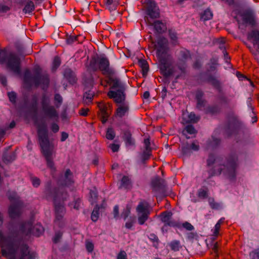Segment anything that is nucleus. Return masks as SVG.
<instances>
[{
    "label": "nucleus",
    "mask_w": 259,
    "mask_h": 259,
    "mask_svg": "<svg viewBox=\"0 0 259 259\" xmlns=\"http://www.w3.org/2000/svg\"><path fill=\"white\" fill-rule=\"evenodd\" d=\"M183 226L186 228L187 230L191 231L193 230V226L189 223L186 222L183 224Z\"/></svg>",
    "instance_id": "obj_40"
},
{
    "label": "nucleus",
    "mask_w": 259,
    "mask_h": 259,
    "mask_svg": "<svg viewBox=\"0 0 259 259\" xmlns=\"http://www.w3.org/2000/svg\"><path fill=\"white\" fill-rule=\"evenodd\" d=\"M125 141L126 144L128 145H132L134 143L133 140L130 135H128L125 137Z\"/></svg>",
    "instance_id": "obj_41"
},
{
    "label": "nucleus",
    "mask_w": 259,
    "mask_h": 259,
    "mask_svg": "<svg viewBox=\"0 0 259 259\" xmlns=\"http://www.w3.org/2000/svg\"><path fill=\"white\" fill-rule=\"evenodd\" d=\"M191 148L194 150H197L198 149V146L195 143H192L191 145Z\"/></svg>",
    "instance_id": "obj_55"
},
{
    "label": "nucleus",
    "mask_w": 259,
    "mask_h": 259,
    "mask_svg": "<svg viewBox=\"0 0 259 259\" xmlns=\"http://www.w3.org/2000/svg\"><path fill=\"white\" fill-rule=\"evenodd\" d=\"M0 245L3 255L8 259H35L36 257L35 253L30 252L26 245L16 248L14 245L8 244L7 239L1 231Z\"/></svg>",
    "instance_id": "obj_1"
},
{
    "label": "nucleus",
    "mask_w": 259,
    "mask_h": 259,
    "mask_svg": "<svg viewBox=\"0 0 259 259\" xmlns=\"http://www.w3.org/2000/svg\"><path fill=\"white\" fill-rule=\"evenodd\" d=\"M186 116H188V119H187L185 121L186 123H188V122L195 123V122H197L199 120V117L196 116L195 114L192 112L190 113L188 115L185 114H184L183 115V118L185 119Z\"/></svg>",
    "instance_id": "obj_19"
},
{
    "label": "nucleus",
    "mask_w": 259,
    "mask_h": 259,
    "mask_svg": "<svg viewBox=\"0 0 259 259\" xmlns=\"http://www.w3.org/2000/svg\"><path fill=\"white\" fill-rule=\"evenodd\" d=\"M147 7L148 15L150 18H156L159 16V11L156 3L152 0H147Z\"/></svg>",
    "instance_id": "obj_11"
},
{
    "label": "nucleus",
    "mask_w": 259,
    "mask_h": 259,
    "mask_svg": "<svg viewBox=\"0 0 259 259\" xmlns=\"http://www.w3.org/2000/svg\"><path fill=\"white\" fill-rule=\"evenodd\" d=\"M68 137V135L65 132H62L61 134V141H65Z\"/></svg>",
    "instance_id": "obj_49"
},
{
    "label": "nucleus",
    "mask_w": 259,
    "mask_h": 259,
    "mask_svg": "<svg viewBox=\"0 0 259 259\" xmlns=\"http://www.w3.org/2000/svg\"><path fill=\"white\" fill-rule=\"evenodd\" d=\"M90 196L91 198L90 201L92 203H93L94 199H95L97 197V193L96 191H91L90 192Z\"/></svg>",
    "instance_id": "obj_38"
},
{
    "label": "nucleus",
    "mask_w": 259,
    "mask_h": 259,
    "mask_svg": "<svg viewBox=\"0 0 259 259\" xmlns=\"http://www.w3.org/2000/svg\"><path fill=\"white\" fill-rule=\"evenodd\" d=\"M117 259H127L126 252L124 251H120L117 255Z\"/></svg>",
    "instance_id": "obj_37"
},
{
    "label": "nucleus",
    "mask_w": 259,
    "mask_h": 259,
    "mask_svg": "<svg viewBox=\"0 0 259 259\" xmlns=\"http://www.w3.org/2000/svg\"><path fill=\"white\" fill-rule=\"evenodd\" d=\"M9 10V8L6 6H0V11L2 12H6Z\"/></svg>",
    "instance_id": "obj_47"
},
{
    "label": "nucleus",
    "mask_w": 259,
    "mask_h": 259,
    "mask_svg": "<svg viewBox=\"0 0 259 259\" xmlns=\"http://www.w3.org/2000/svg\"><path fill=\"white\" fill-rule=\"evenodd\" d=\"M198 195L199 197L205 198L207 196V191L203 189H200Z\"/></svg>",
    "instance_id": "obj_32"
},
{
    "label": "nucleus",
    "mask_w": 259,
    "mask_h": 259,
    "mask_svg": "<svg viewBox=\"0 0 259 259\" xmlns=\"http://www.w3.org/2000/svg\"><path fill=\"white\" fill-rule=\"evenodd\" d=\"M172 213L170 212H164L161 214V221L165 223V225L175 227L177 226V223L171 220Z\"/></svg>",
    "instance_id": "obj_14"
},
{
    "label": "nucleus",
    "mask_w": 259,
    "mask_h": 259,
    "mask_svg": "<svg viewBox=\"0 0 259 259\" xmlns=\"http://www.w3.org/2000/svg\"><path fill=\"white\" fill-rule=\"evenodd\" d=\"M113 213H114V215L115 218L117 217L118 215L119 212H118V207L117 205H116L114 206V209H113Z\"/></svg>",
    "instance_id": "obj_50"
},
{
    "label": "nucleus",
    "mask_w": 259,
    "mask_h": 259,
    "mask_svg": "<svg viewBox=\"0 0 259 259\" xmlns=\"http://www.w3.org/2000/svg\"><path fill=\"white\" fill-rule=\"evenodd\" d=\"M144 143L145 148V151L143 152V158L144 160H146L148 159L151 155L150 140L148 138L145 139L144 140Z\"/></svg>",
    "instance_id": "obj_16"
},
{
    "label": "nucleus",
    "mask_w": 259,
    "mask_h": 259,
    "mask_svg": "<svg viewBox=\"0 0 259 259\" xmlns=\"http://www.w3.org/2000/svg\"><path fill=\"white\" fill-rule=\"evenodd\" d=\"M51 128L54 133H57L59 130V127L58 124L54 123L52 124Z\"/></svg>",
    "instance_id": "obj_45"
},
{
    "label": "nucleus",
    "mask_w": 259,
    "mask_h": 259,
    "mask_svg": "<svg viewBox=\"0 0 259 259\" xmlns=\"http://www.w3.org/2000/svg\"><path fill=\"white\" fill-rule=\"evenodd\" d=\"M224 219L221 218L219 220V221L217 222V223L215 225H219V227H221V224L224 222Z\"/></svg>",
    "instance_id": "obj_57"
},
{
    "label": "nucleus",
    "mask_w": 259,
    "mask_h": 259,
    "mask_svg": "<svg viewBox=\"0 0 259 259\" xmlns=\"http://www.w3.org/2000/svg\"><path fill=\"white\" fill-rule=\"evenodd\" d=\"M0 81L1 82V83L5 85L6 83V77L4 76L1 75L0 76Z\"/></svg>",
    "instance_id": "obj_52"
},
{
    "label": "nucleus",
    "mask_w": 259,
    "mask_h": 259,
    "mask_svg": "<svg viewBox=\"0 0 259 259\" xmlns=\"http://www.w3.org/2000/svg\"><path fill=\"white\" fill-rule=\"evenodd\" d=\"M2 223H3V219H2V214L0 212V225H1L2 224Z\"/></svg>",
    "instance_id": "obj_64"
},
{
    "label": "nucleus",
    "mask_w": 259,
    "mask_h": 259,
    "mask_svg": "<svg viewBox=\"0 0 259 259\" xmlns=\"http://www.w3.org/2000/svg\"><path fill=\"white\" fill-rule=\"evenodd\" d=\"M135 222V218L131 217L130 219L126 222L125 226L126 228L131 229Z\"/></svg>",
    "instance_id": "obj_29"
},
{
    "label": "nucleus",
    "mask_w": 259,
    "mask_h": 259,
    "mask_svg": "<svg viewBox=\"0 0 259 259\" xmlns=\"http://www.w3.org/2000/svg\"><path fill=\"white\" fill-rule=\"evenodd\" d=\"M98 107L100 110L101 115L103 117V122H105L109 116L111 105L110 104H105L104 103H100L98 104Z\"/></svg>",
    "instance_id": "obj_13"
},
{
    "label": "nucleus",
    "mask_w": 259,
    "mask_h": 259,
    "mask_svg": "<svg viewBox=\"0 0 259 259\" xmlns=\"http://www.w3.org/2000/svg\"><path fill=\"white\" fill-rule=\"evenodd\" d=\"M105 3L107 5H110L113 3V0H105Z\"/></svg>",
    "instance_id": "obj_59"
},
{
    "label": "nucleus",
    "mask_w": 259,
    "mask_h": 259,
    "mask_svg": "<svg viewBox=\"0 0 259 259\" xmlns=\"http://www.w3.org/2000/svg\"><path fill=\"white\" fill-rule=\"evenodd\" d=\"M61 61L59 57H55L53 62V69L55 70L57 69L58 67H59L60 65Z\"/></svg>",
    "instance_id": "obj_31"
},
{
    "label": "nucleus",
    "mask_w": 259,
    "mask_h": 259,
    "mask_svg": "<svg viewBox=\"0 0 259 259\" xmlns=\"http://www.w3.org/2000/svg\"><path fill=\"white\" fill-rule=\"evenodd\" d=\"M97 63L99 69L104 74L110 75L112 73V70L109 68V60L105 57H101L99 58Z\"/></svg>",
    "instance_id": "obj_12"
},
{
    "label": "nucleus",
    "mask_w": 259,
    "mask_h": 259,
    "mask_svg": "<svg viewBox=\"0 0 259 259\" xmlns=\"http://www.w3.org/2000/svg\"><path fill=\"white\" fill-rule=\"evenodd\" d=\"M55 100L60 103L62 101V98L59 95H56L55 97Z\"/></svg>",
    "instance_id": "obj_56"
},
{
    "label": "nucleus",
    "mask_w": 259,
    "mask_h": 259,
    "mask_svg": "<svg viewBox=\"0 0 259 259\" xmlns=\"http://www.w3.org/2000/svg\"><path fill=\"white\" fill-rule=\"evenodd\" d=\"M124 84L118 80H114L112 84L111 90L108 93V97L113 99L114 102L119 104L116 111V116L122 117L128 114L129 106L125 102V95Z\"/></svg>",
    "instance_id": "obj_2"
},
{
    "label": "nucleus",
    "mask_w": 259,
    "mask_h": 259,
    "mask_svg": "<svg viewBox=\"0 0 259 259\" xmlns=\"http://www.w3.org/2000/svg\"><path fill=\"white\" fill-rule=\"evenodd\" d=\"M62 181V184L65 186L69 185L73 182L72 175L69 169L66 170Z\"/></svg>",
    "instance_id": "obj_17"
},
{
    "label": "nucleus",
    "mask_w": 259,
    "mask_h": 259,
    "mask_svg": "<svg viewBox=\"0 0 259 259\" xmlns=\"http://www.w3.org/2000/svg\"><path fill=\"white\" fill-rule=\"evenodd\" d=\"M219 169H220L221 170H219V171H215L214 174L217 175V174H221V171H222V170H223V168H222V167H219Z\"/></svg>",
    "instance_id": "obj_63"
},
{
    "label": "nucleus",
    "mask_w": 259,
    "mask_h": 259,
    "mask_svg": "<svg viewBox=\"0 0 259 259\" xmlns=\"http://www.w3.org/2000/svg\"><path fill=\"white\" fill-rule=\"evenodd\" d=\"M258 34H258V32L252 31L251 34H250V35H251V36H258Z\"/></svg>",
    "instance_id": "obj_58"
},
{
    "label": "nucleus",
    "mask_w": 259,
    "mask_h": 259,
    "mask_svg": "<svg viewBox=\"0 0 259 259\" xmlns=\"http://www.w3.org/2000/svg\"><path fill=\"white\" fill-rule=\"evenodd\" d=\"M252 259H259V248L250 253Z\"/></svg>",
    "instance_id": "obj_34"
},
{
    "label": "nucleus",
    "mask_w": 259,
    "mask_h": 259,
    "mask_svg": "<svg viewBox=\"0 0 259 259\" xmlns=\"http://www.w3.org/2000/svg\"><path fill=\"white\" fill-rule=\"evenodd\" d=\"M20 58L14 54H11L8 61L9 68L16 74H19L20 71Z\"/></svg>",
    "instance_id": "obj_9"
},
{
    "label": "nucleus",
    "mask_w": 259,
    "mask_h": 259,
    "mask_svg": "<svg viewBox=\"0 0 259 259\" xmlns=\"http://www.w3.org/2000/svg\"><path fill=\"white\" fill-rule=\"evenodd\" d=\"M215 159L213 156H210L207 160V164L208 165H211L212 164L214 161Z\"/></svg>",
    "instance_id": "obj_46"
},
{
    "label": "nucleus",
    "mask_w": 259,
    "mask_h": 259,
    "mask_svg": "<svg viewBox=\"0 0 259 259\" xmlns=\"http://www.w3.org/2000/svg\"><path fill=\"white\" fill-rule=\"evenodd\" d=\"M35 83L37 85L41 84V83L44 85L43 88L45 85H47L49 82V79L48 76H41L38 78L35 79Z\"/></svg>",
    "instance_id": "obj_20"
},
{
    "label": "nucleus",
    "mask_w": 259,
    "mask_h": 259,
    "mask_svg": "<svg viewBox=\"0 0 259 259\" xmlns=\"http://www.w3.org/2000/svg\"><path fill=\"white\" fill-rule=\"evenodd\" d=\"M35 9L34 4L32 1H28L25 5L23 11L25 14L32 13Z\"/></svg>",
    "instance_id": "obj_18"
},
{
    "label": "nucleus",
    "mask_w": 259,
    "mask_h": 259,
    "mask_svg": "<svg viewBox=\"0 0 259 259\" xmlns=\"http://www.w3.org/2000/svg\"><path fill=\"white\" fill-rule=\"evenodd\" d=\"M85 246L87 250L90 252H91L94 249L93 244L91 242H87Z\"/></svg>",
    "instance_id": "obj_36"
},
{
    "label": "nucleus",
    "mask_w": 259,
    "mask_h": 259,
    "mask_svg": "<svg viewBox=\"0 0 259 259\" xmlns=\"http://www.w3.org/2000/svg\"><path fill=\"white\" fill-rule=\"evenodd\" d=\"M88 111V109H82L80 110L79 114L81 115L85 116L87 115Z\"/></svg>",
    "instance_id": "obj_48"
},
{
    "label": "nucleus",
    "mask_w": 259,
    "mask_h": 259,
    "mask_svg": "<svg viewBox=\"0 0 259 259\" xmlns=\"http://www.w3.org/2000/svg\"><path fill=\"white\" fill-rule=\"evenodd\" d=\"M130 179L126 176H124L121 180L120 187L127 189L130 187Z\"/></svg>",
    "instance_id": "obj_24"
},
{
    "label": "nucleus",
    "mask_w": 259,
    "mask_h": 259,
    "mask_svg": "<svg viewBox=\"0 0 259 259\" xmlns=\"http://www.w3.org/2000/svg\"><path fill=\"white\" fill-rule=\"evenodd\" d=\"M109 147L113 152H115L119 150V145L116 144H112L109 145Z\"/></svg>",
    "instance_id": "obj_39"
},
{
    "label": "nucleus",
    "mask_w": 259,
    "mask_h": 259,
    "mask_svg": "<svg viewBox=\"0 0 259 259\" xmlns=\"http://www.w3.org/2000/svg\"><path fill=\"white\" fill-rule=\"evenodd\" d=\"M42 110L45 115L50 118H54L58 116V113L54 107L49 105V100L44 98L42 102Z\"/></svg>",
    "instance_id": "obj_10"
},
{
    "label": "nucleus",
    "mask_w": 259,
    "mask_h": 259,
    "mask_svg": "<svg viewBox=\"0 0 259 259\" xmlns=\"http://www.w3.org/2000/svg\"><path fill=\"white\" fill-rule=\"evenodd\" d=\"M130 213L131 207L127 205L122 212L121 215L124 218V219L125 220L130 215Z\"/></svg>",
    "instance_id": "obj_30"
},
{
    "label": "nucleus",
    "mask_w": 259,
    "mask_h": 259,
    "mask_svg": "<svg viewBox=\"0 0 259 259\" xmlns=\"http://www.w3.org/2000/svg\"><path fill=\"white\" fill-rule=\"evenodd\" d=\"M37 130L40 145L43 154L46 159L47 165L51 170H55V167L53 161L54 154V148L49 143L47 126L45 124L38 125Z\"/></svg>",
    "instance_id": "obj_3"
},
{
    "label": "nucleus",
    "mask_w": 259,
    "mask_h": 259,
    "mask_svg": "<svg viewBox=\"0 0 259 259\" xmlns=\"http://www.w3.org/2000/svg\"><path fill=\"white\" fill-rule=\"evenodd\" d=\"M147 21L149 24L154 26L155 30L158 33H161L166 29L165 25L159 21H155L153 24L149 19H147Z\"/></svg>",
    "instance_id": "obj_15"
},
{
    "label": "nucleus",
    "mask_w": 259,
    "mask_h": 259,
    "mask_svg": "<svg viewBox=\"0 0 259 259\" xmlns=\"http://www.w3.org/2000/svg\"><path fill=\"white\" fill-rule=\"evenodd\" d=\"M22 229L23 232H26L27 234L32 233L36 236L40 235L44 231V228L39 224H36L32 229L31 223H27L23 224Z\"/></svg>",
    "instance_id": "obj_7"
},
{
    "label": "nucleus",
    "mask_w": 259,
    "mask_h": 259,
    "mask_svg": "<svg viewBox=\"0 0 259 259\" xmlns=\"http://www.w3.org/2000/svg\"><path fill=\"white\" fill-rule=\"evenodd\" d=\"M6 51L0 50V63H3L6 61Z\"/></svg>",
    "instance_id": "obj_33"
},
{
    "label": "nucleus",
    "mask_w": 259,
    "mask_h": 259,
    "mask_svg": "<svg viewBox=\"0 0 259 259\" xmlns=\"http://www.w3.org/2000/svg\"><path fill=\"white\" fill-rule=\"evenodd\" d=\"M139 65L142 68L143 74L145 75L148 71V65L147 62L144 60H141L139 61Z\"/></svg>",
    "instance_id": "obj_23"
},
{
    "label": "nucleus",
    "mask_w": 259,
    "mask_h": 259,
    "mask_svg": "<svg viewBox=\"0 0 259 259\" xmlns=\"http://www.w3.org/2000/svg\"><path fill=\"white\" fill-rule=\"evenodd\" d=\"M65 197H64V194H61L58 192L55 196L54 198L55 210H56V222L59 221L63 217L65 213V208L62 205H58L57 202L58 200H60L61 198L63 200Z\"/></svg>",
    "instance_id": "obj_8"
},
{
    "label": "nucleus",
    "mask_w": 259,
    "mask_h": 259,
    "mask_svg": "<svg viewBox=\"0 0 259 259\" xmlns=\"http://www.w3.org/2000/svg\"><path fill=\"white\" fill-rule=\"evenodd\" d=\"M196 133V130L192 125H188L183 131V134L187 138H189L187 136V134L193 135Z\"/></svg>",
    "instance_id": "obj_22"
},
{
    "label": "nucleus",
    "mask_w": 259,
    "mask_h": 259,
    "mask_svg": "<svg viewBox=\"0 0 259 259\" xmlns=\"http://www.w3.org/2000/svg\"><path fill=\"white\" fill-rule=\"evenodd\" d=\"M213 250H214V251L217 253V251H218V244L217 243H215L213 247Z\"/></svg>",
    "instance_id": "obj_60"
},
{
    "label": "nucleus",
    "mask_w": 259,
    "mask_h": 259,
    "mask_svg": "<svg viewBox=\"0 0 259 259\" xmlns=\"http://www.w3.org/2000/svg\"><path fill=\"white\" fill-rule=\"evenodd\" d=\"M170 246L171 249L177 251L179 249L180 247V243L179 241L174 240L170 243Z\"/></svg>",
    "instance_id": "obj_28"
},
{
    "label": "nucleus",
    "mask_w": 259,
    "mask_h": 259,
    "mask_svg": "<svg viewBox=\"0 0 259 259\" xmlns=\"http://www.w3.org/2000/svg\"><path fill=\"white\" fill-rule=\"evenodd\" d=\"M75 40V37L72 36H70L67 39V42L68 44H71Z\"/></svg>",
    "instance_id": "obj_53"
},
{
    "label": "nucleus",
    "mask_w": 259,
    "mask_h": 259,
    "mask_svg": "<svg viewBox=\"0 0 259 259\" xmlns=\"http://www.w3.org/2000/svg\"><path fill=\"white\" fill-rule=\"evenodd\" d=\"M9 198L12 204L9 207V213L10 216L14 218L18 216L20 212L21 203L19 199V197L15 192H12L9 196Z\"/></svg>",
    "instance_id": "obj_6"
},
{
    "label": "nucleus",
    "mask_w": 259,
    "mask_h": 259,
    "mask_svg": "<svg viewBox=\"0 0 259 259\" xmlns=\"http://www.w3.org/2000/svg\"><path fill=\"white\" fill-rule=\"evenodd\" d=\"M136 211L138 215V223L140 225H143L149 218L150 213V208L145 201H141L136 207Z\"/></svg>",
    "instance_id": "obj_5"
},
{
    "label": "nucleus",
    "mask_w": 259,
    "mask_h": 259,
    "mask_svg": "<svg viewBox=\"0 0 259 259\" xmlns=\"http://www.w3.org/2000/svg\"><path fill=\"white\" fill-rule=\"evenodd\" d=\"M93 94L91 92H86L83 95V101L85 103L88 104L92 101L93 98Z\"/></svg>",
    "instance_id": "obj_25"
},
{
    "label": "nucleus",
    "mask_w": 259,
    "mask_h": 259,
    "mask_svg": "<svg viewBox=\"0 0 259 259\" xmlns=\"http://www.w3.org/2000/svg\"><path fill=\"white\" fill-rule=\"evenodd\" d=\"M169 36L172 40L176 41L177 39V36L176 33L172 31H169Z\"/></svg>",
    "instance_id": "obj_43"
},
{
    "label": "nucleus",
    "mask_w": 259,
    "mask_h": 259,
    "mask_svg": "<svg viewBox=\"0 0 259 259\" xmlns=\"http://www.w3.org/2000/svg\"><path fill=\"white\" fill-rule=\"evenodd\" d=\"M220 229V227H219V225H215L214 229L212 230V231H213L212 235L214 237V239L218 236Z\"/></svg>",
    "instance_id": "obj_35"
},
{
    "label": "nucleus",
    "mask_w": 259,
    "mask_h": 259,
    "mask_svg": "<svg viewBox=\"0 0 259 259\" xmlns=\"http://www.w3.org/2000/svg\"><path fill=\"white\" fill-rule=\"evenodd\" d=\"M213 15L211 11L207 9L205 10L201 15V19L203 21H207L211 19L212 18Z\"/></svg>",
    "instance_id": "obj_21"
},
{
    "label": "nucleus",
    "mask_w": 259,
    "mask_h": 259,
    "mask_svg": "<svg viewBox=\"0 0 259 259\" xmlns=\"http://www.w3.org/2000/svg\"><path fill=\"white\" fill-rule=\"evenodd\" d=\"M8 95L10 100L12 102H14L15 101L16 94L15 93H14V92L9 93Z\"/></svg>",
    "instance_id": "obj_42"
},
{
    "label": "nucleus",
    "mask_w": 259,
    "mask_h": 259,
    "mask_svg": "<svg viewBox=\"0 0 259 259\" xmlns=\"http://www.w3.org/2000/svg\"><path fill=\"white\" fill-rule=\"evenodd\" d=\"M61 237V234L60 233L56 234L54 238V242L55 243H57L59 241Z\"/></svg>",
    "instance_id": "obj_51"
},
{
    "label": "nucleus",
    "mask_w": 259,
    "mask_h": 259,
    "mask_svg": "<svg viewBox=\"0 0 259 259\" xmlns=\"http://www.w3.org/2000/svg\"><path fill=\"white\" fill-rule=\"evenodd\" d=\"M99 208L98 206H96L92 213L91 219L94 222H96L97 221L99 217Z\"/></svg>",
    "instance_id": "obj_26"
},
{
    "label": "nucleus",
    "mask_w": 259,
    "mask_h": 259,
    "mask_svg": "<svg viewBox=\"0 0 259 259\" xmlns=\"http://www.w3.org/2000/svg\"><path fill=\"white\" fill-rule=\"evenodd\" d=\"M143 97L144 99H148L149 97H150L149 92L148 91L145 92L143 94Z\"/></svg>",
    "instance_id": "obj_54"
},
{
    "label": "nucleus",
    "mask_w": 259,
    "mask_h": 259,
    "mask_svg": "<svg viewBox=\"0 0 259 259\" xmlns=\"http://www.w3.org/2000/svg\"><path fill=\"white\" fill-rule=\"evenodd\" d=\"M115 134L112 128H108L106 133V138L108 140H113L115 137Z\"/></svg>",
    "instance_id": "obj_27"
},
{
    "label": "nucleus",
    "mask_w": 259,
    "mask_h": 259,
    "mask_svg": "<svg viewBox=\"0 0 259 259\" xmlns=\"http://www.w3.org/2000/svg\"><path fill=\"white\" fill-rule=\"evenodd\" d=\"M237 77L240 79H241L242 78H245L243 75L239 73H237Z\"/></svg>",
    "instance_id": "obj_61"
},
{
    "label": "nucleus",
    "mask_w": 259,
    "mask_h": 259,
    "mask_svg": "<svg viewBox=\"0 0 259 259\" xmlns=\"http://www.w3.org/2000/svg\"><path fill=\"white\" fill-rule=\"evenodd\" d=\"M15 123L14 121H12L10 124V128H13L15 126Z\"/></svg>",
    "instance_id": "obj_62"
},
{
    "label": "nucleus",
    "mask_w": 259,
    "mask_h": 259,
    "mask_svg": "<svg viewBox=\"0 0 259 259\" xmlns=\"http://www.w3.org/2000/svg\"><path fill=\"white\" fill-rule=\"evenodd\" d=\"M32 183L34 187H37L40 183L39 180L36 178H33L32 179Z\"/></svg>",
    "instance_id": "obj_44"
},
{
    "label": "nucleus",
    "mask_w": 259,
    "mask_h": 259,
    "mask_svg": "<svg viewBox=\"0 0 259 259\" xmlns=\"http://www.w3.org/2000/svg\"><path fill=\"white\" fill-rule=\"evenodd\" d=\"M166 44L167 40L165 38H159L154 44V48L156 55L160 62V70L164 75L167 76L171 74L172 71L164 60L166 53Z\"/></svg>",
    "instance_id": "obj_4"
}]
</instances>
